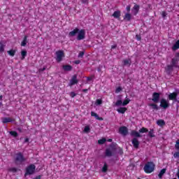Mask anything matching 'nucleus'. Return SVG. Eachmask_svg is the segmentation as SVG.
<instances>
[{
	"label": "nucleus",
	"mask_w": 179,
	"mask_h": 179,
	"mask_svg": "<svg viewBox=\"0 0 179 179\" xmlns=\"http://www.w3.org/2000/svg\"><path fill=\"white\" fill-rule=\"evenodd\" d=\"M76 35V40H78V41L85 40V38H86V31H85L83 29H79V28L76 27L73 31H71L69 33V37H75Z\"/></svg>",
	"instance_id": "nucleus-1"
},
{
	"label": "nucleus",
	"mask_w": 179,
	"mask_h": 179,
	"mask_svg": "<svg viewBox=\"0 0 179 179\" xmlns=\"http://www.w3.org/2000/svg\"><path fill=\"white\" fill-rule=\"evenodd\" d=\"M25 161L26 158L24 157V155H23V153L17 152L15 155L14 163L16 166H20V164L24 163Z\"/></svg>",
	"instance_id": "nucleus-2"
},
{
	"label": "nucleus",
	"mask_w": 179,
	"mask_h": 179,
	"mask_svg": "<svg viewBox=\"0 0 179 179\" xmlns=\"http://www.w3.org/2000/svg\"><path fill=\"white\" fill-rule=\"evenodd\" d=\"M155 167L156 165L153 162H148L145 164L143 170L146 174H150L155 171Z\"/></svg>",
	"instance_id": "nucleus-3"
},
{
	"label": "nucleus",
	"mask_w": 179,
	"mask_h": 179,
	"mask_svg": "<svg viewBox=\"0 0 179 179\" xmlns=\"http://www.w3.org/2000/svg\"><path fill=\"white\" fill-rule=\"evenodd\" d=\"M35 172L36 165H34V164H31L25 169L24 176L26 177L27 176H32V174H34Z\"/></svg>",
	"instance_id": "nucleus-4"
},
{
	"label": "nucleus",
	"mask_w": 179,
	"mask_h": 179,
	"mask_svg": "<svg viewBox=\"0 0 179 179\" xmlns=\"http://www.w3.org/2000/svg\"><path fill=\"white\" fill-rule=\"evenodd\" d=\"M179 52H176L175 57L171 59V65H173L175 68H179Z\"/></svg>",
	"instance_id": "nucleus-5"
},
{
	"label": "nucleus",
	"mask_w": 179,
	"mask_h": 179,
	"mask_svg": "<svg viewBox=\"0 0 179 179\" xmlns=\"http://www.w3.org/2000/svg\"><path fill=\"white\" fill-rule=\"evenodd\" d=\"M57 62H61L63 58H65L64 50H57L55 52Z\"/></svg>",
	"instance_id": "nucleus-6"
},
{
	"label": "nucleus",
	"mask_w": 179,
	"mask_h": 179,
	"mask_svg": "<svg viewBox=\"0 0 179 179\" xmlns=\"http://www.w3.org/2000/svg\"><path fill=\"white\" fill-rule=\"evenodd\" d=\"M159 106L162 108L166 110V108H169V107H170V103H169V101H167V100H166L165 99H162L160 100Z\"/></svg>",
	"instance_id": "nucleus-7"
},
{
	"label": "nucleus",
	"mask_w": 179,
	"mask_h": 179,
	"mask_svg": "<svg viewBox=\"0 0 179 179\" xmlns=\"http://www.w3.org/2000/svg\"><path fill=\"white\" fill-rule=\"evenodd\" d=\"M174 68L175 67L172 64L166 65L164 68L166 75H171V73H173V71H174Z\"/></svg>",
	"instance_id": "nucleus-8"
},
{
	"label": "nucleus",
	"mask_w": 179,
	"mask_h": 179,
	"mask_svg": "<svg viewBox=\"0 0 179 179\" xmlns=\"http://www.w3.org/2000/svg\"><path fill=\"white\" fill-rule=\"evenodd\" d=\"M119 133L124 136H127L128 135V128L125 126L120 127L119 128Z\"/></svg>",
	"instance_id": "nucleus-9"
},
{
	"label": "nucleus",
	"mask_w": 179,
	"mask_h": 179,
	"mask_svg": "<svg viewBox=\"0 0 179 179\" xmlns=\"http://www.w3.org/2000/svg\"><path fill=\"white\" fill-rule=\"evenodd\" d=\"M78 82H79V80H78V76L73 75L70 80L69 85L73 86L74 85L78 84Z\"/></svg>",
	"instance_id": "nucleus-10"
},
{
	"label": "nucleus",
	"mask_w": 179,
	"mask_h": 179,
	"mask_svg": "<svg viewBox=\"0 0 179 179\" xmlns=\"http://www.w3.org/2000/svg\"><path fill=\"white\" fill-rule=\"evenodd\" d=\"M152 101L154 103H159V100H160V93L159 92H154L152 94Z\"/></svg>",
	"instance_id": "nucleus-11"
},
{
	"label": "nucleus",
	"mask_w": 179,
	"mask_h": 179,
	"mask_svg": "<svg viewBox=\"0 0 179 179\" xmlns=\"http://www.w3.org/2000/svg\"><path fill=\"white\" fill-rule=\"evenodd\" d=\"M1 121L3 124H8V122H15V118L12 117H2Z\"/></svg>",
	"instance_id": "nucleus-12"
},
{
	"label": "nucleus",
	"mask_w": 179,
	"mask_h": 179,
	"mask_svg": "<svg viewBox=\"0 0 179 179\" xmlns=\"http://www.w3.org/2000/svg\"><path fill=\"white\" fill-rule=\"evenodd\" d=\"M177 96H178V94L177 92H173L169 94V95L168 96V99L169 100H174L176 101V100H177Z\"/></svg>",
	"instance_id": "nucleus-13"
},
{
	"label": "nucleus",
	"mask_w": 179,
	"mask_h": 179,
	"mask_svg": "<svg viewBox=\"0 0 179 179\" xmlns=\"http://www.w3.org/2000/svg\"><path fill=\"white\" fill-rule=\"evenodd\" d=\"M131 143L135 149H138V148H139V141H138V138H134Z\"/></svg>",
	"instance_id": "nucleus-14"
},
{
	"label": "nucleus",
	"mask_w": 179,
	"mask_h": 179,
	"mask_svg": "<svg viewBox=\"0 0 179 179\" xmlns=\"http://www.w3.org/2000/svg\"><path fill=\"white\" fill-rule=\"evenodd\" d=\"M132 19V15L131 13H127L124 16V20H126L127 22H131Z\"/></svg>",
	"instance_id": "nucleus-15"
},
{
	"label": "nucleus",
	"mask_w": 179,
	"mask_h": 179,
	"mask_svg": "<svg viewBox=\"0 0 179 179\" xmlns=\"http://www.w3.org/2000/svg\"><path fill=\"white\" fill-rule=\"evenodd\" d=\"M131 136H136V138H142V135H141V134H139V132H138L135 130L131 131Z\"/></svg>",
	"instance_id": "nucleus-16"
},
{
	"label": "nucleus",
	"mask_w": 179,
	"mask_h": 179,
	"mask_svg": "<svg viewBox=\"0 0 179 179\" xmlns=\"http://www.w3.org/2000/svg\"><path fill=\"white\" fill-rule=\"evenodd\" d=\"M62 69L66 71V72H69L71 71H72V66L69 65V64H66V65H63L62 66Z\"/></svg>",
	"instance_id": "nucleus-17"
},
{
	"label": "nucleus",
	"mask_w": 179,
	"mask_h": 179,
	"mask_svg": "<svg viewBox=\"0 0 179 179\" xmlns=\"http://www.w3.org/2000/svg\"><path fill=\"white\" fill-rule=\"evenodd\" d=\"M105 156L106 157H111L113 156V151L110 148H106L105 151Z\"/></svg>",
	"instance_id": "nucleus-18"
},
{
	"label": "nucleus",
	"mask_w": 179,
	"mask_h": 179,
	"mask_svg": "<svg viewBox=\"0 0 179 179\" xmlns=\"http://www.w3.org/2000/svg\"><path fill=\"white\" fill-rule=\"evenodd\" d=\"M91 116L94 117L96 120H98L99 121H103V117H99V115H97V113L93 111L91 112Z\"/></svg>",
	"instance_id": "nucleus-19"
},
{
	"label": "nucleus",
	"mask_w": 179,
	"mask_h": 179,
	"mask_svg": "<svg viewBox=\"0 0 179 179\" xmlns=\"http://www.w3.org/2000/svg\"><path fill=\"white\" fill-rule=\"evenodd\" d=\"M127 110H128V108H127L125 107H120L117 109V111L120 114H125V112L127 111Z\"/></svg>",
	"instance_id": "nucleus-20"
},
{
	"label": "nucleus",
	"mask_w": 179,
	"mask_h": 179,
	"mask_svg": "<svg viewBox=\"0 0 179 179\" xmlns=\"http://www.w3.org/2000/svg\"><path fill=\"white\" fill-rule=\"evenodd\" d=\"M133 10H134V16H136L138 15V13L139 12V5L135 4L134 6L133 7Z\"/></svg>",
	"instance_id": "nucleus-21"
},
{
	"label": "nucleus",
	"mask_w": 179,
	"mask_h": 179,
	"mask_svg": "<svg viewBox=\"0 0 179 179\" xmlns=\"http://www.w3.org/2000/svg\"><path fill=\"white\" fill-rule=\"evenodd\" d=\"M113 16L115 19H120V17H121V11L120 10L115 11L113 14Z\"/></svg>",
	"instance_id": "nucleus-22"
},
{
	"label": "nucleus",
	"mask_w": 179,
	"mask_h": 179,
	"mask_svg": "<svg viewBox=\"0 0 179 179\" xmlns=\"http://www.w3.org/2000/svg\"><path fill=\"white\" fill-rule=\"evenodd\" d=\"M157 124L159 127H164V125H166V122L164 121V120L160 119V120H158L157 121Z\"/></svg>",
	"instance_id": "nucleus-23"
},
{
	"label": "nucleus",
	"mask_w": 179,
	"mask_h": 179,
	"mask_svg": "<svg viewBox=\"0 0 179 179\" xmlns=\"http://www.w3.org/2000/svg\"><path fill=\"white\" fill-rule=\"evenodd\" d=\"M26 45H27V36H24L21 42V47H26Z\"/></svg>",
	"instance_id": "nucleus-24"
},
{
	"label": "nucleus",
	"mask_w": 179,
	"mask_h": 179,
	"mask_svg": "<svg viewBox=\"0 0 179 179\" xmlns=\"http://www.w3.org/2000/svg\"><path fill=\"white\" fill-rule=\"evenodd\" d=\"M131 59H124L123 60V65H124V66H131Z\"/></svg>",
	"instance_id": "nucleus-25"
},
{
	"label": "nucleus",
	"mask_w": 179,
	"mask_h": 179,
	"mask_svg": "<svg viewBox=\"0 0 179 179\" xmlns=\"http://www.w3.org/2000/svg\"><path fill=\"white\" fill-rule=\"evenodd\" d=\"M179 48V39L175 43V44L172 47L173 51H176Z\"/></svg>",
	"instance_id": "nucleus-26"
},
{
	"label": "nucleus",
	"mask_w": 179,
	"mask_h": 179,
	"mask_svg": "<svg viewBox=\"0 0 179 179\" xmlns=\"http://www.w3.org/2000/svg\"><path fill=\"white\" fill-rule=\"evenodd\" d=\"M148 136L150 138H155V136H156L155 135V129H150V131H148Z\"/></svg>",
	"instance_id": "nucleus-27"
},
{
	"label": "nucleus",
	"mask_w": 179,
	"mask_h": 179,
	"mask_svg": "<svg viewBox=\"0 0 179 179\" xmlns=\"http://www.w3.org/2000/svg\"><path fill=\"white\" fill-rule=\"evenodd\" d=\"M138 132L140 134H146L149 132V129H148V128L146 127H142L141 129H139Z\"/></svg>",
	"instance_id": "nucleus-28"
},
{
	"label": "nucleus",
	"mask_w": 179,
	"mask_h": 179,
	"mask_svg": "<svg viewBox=\"0 0 179 179\" xmlns=\"http://www.w3.org/2000/svg\"><path fill=\"white\" fill-rule=\"evenodd\" d=\"M7 53L8 54V55H10V57H15V54H16V50L11 49L8 51H7Z\"/></svg>",
	"instance_id": "nucleus-29"
},
{
	"label": "nucleus",
	"mask_w": 179,
	"mask_h": 179,
	"mask_svg": "<svg viewBox=\"0 0 179 179\" xmlns=\"http://www.w3.org/2000/svg\"><path fill=\"white\" fill-rule=\"evenodd\" d=\"M21 59L23 61L26 57H27V51L26 50H22L21 51Z\"/></svg>",
	"instance_id": "nucleus-30"
},
{
	"label": "nucleus",
	"mask_w": 179,
	"mask_h": 179,
	"mask_svg": "<svg viewBox=\"0 0 179 179\" xmlns=\"http://www.w3.org/2000/svg\"><path fill=\"white\" fill-rule=\"evenodd\" d=\"M166 173V169H163L160 171L159 173L158 174L159 178H162L163 176Z\"/></svg>",
	"instance_id": "nucleus-31"
},
{
	"label": "nucleus",
	"mask_w": 179,
	"mask_h": 179,
	"mask_svg": "<svg viewBox=\"0 0 179 179\" xmlns=\"http://www.w3.org/2000/svg\"><path fill=\"white\" fill-rule=\"evenodd\" d=\"M149 107H152V110H159V106L156 103H149Z\"/></svg>",
	"instance_id": "nucleus-32"
},
{
	"label": "nucleus",
	"mask_w": 179,
	"mask_h": 179,
	"mask_svg": "<svg viewBox=\"0 0 179 179\" xmlns=\"http://www.w3.org/2000/svg\"><path fill=\"white\" fill-rule=\"evenodd\" d=\"M107 170H108V165H107V163H105L102 167V173H107Z\"/></svg>",
	"instance_id": "nucleus-33"
},
{
	"label": "nucleus",
	"mask_w": 179,
	"mask_h": 179,
	"mask_svg": "<svg viewBox=\"0 0 179 179\" xmlns=\"http://www.w3.org/2000/svg\"><path fill=\"white\" fill-rule=\"evenodd\" d=\"M10 135H11V136H14V138H17V132L15 131H10Z\"/></svg>",
	"instance_id": "nucleus-34"
},
{
	"label": "nucleus",
	"mask_w": 179,
	"mask_h": 179,
	"mask_svg": "<svg viewBox=\"0 0 179 179\" xmlns=\"http://www.w3.org/2000/svg\"><path fill=\"white\" fill-rule=\"evenodd\" d=\"M106 138H101L98 141L99 145H104L106 143Z\"/></svg>",
	"instance_id": "nucleus-35"
},
{
	"label": "nucleus",
	"mask_w": 179,
	"mask_h": 179,
	"mask_svg": "<svg viewBox=\"0 0 179 179\" xmlns=\"http://www.w3.org/2000/svg\"><path fill=\"white\" fill-rule=\"evenodd\" d=\"M131 101V99H126L122 103V106H127V104H129V102Z\"/></svg>",
	"instance_id": "nucleus-36"
},
{
	"label": "nucleus",
	"mask_w": 179,
	"mask_h": 179,
	"mask_svg": "<svg viewBox=\"0 0 179 179\" xmlns=\"http://www.w3.org/2000/svg\"><path fill=\"white\" fill-rule=\"evenodd\" d=\"M8 171H10V173H17V168H10L8 169Z\"/></svg>",
	"instance_id": "nucleus-37"
},
{
	"label": "nucleus",
	"mask_w": 179,
	"mask_h": 179,
	"mask_svg": "<svg viewBox=\"0 0 179 179\" xmlns=\"http://www.w3.org/2000/svg\"><path fill=\"white\" fill-rule=\"evenodd\" d=\"M123 104V102L122 100H117L115 103V106H117V107L120 106H122Z\"/></svg>",
	"instance_id": "nucleus-38"
},
{
	"label": "nucleus",
	"mask_w": 179,
	"mask_h": 179,
	"mask_svg": "<svg viewBox=\"0 0 179 179\" xmlns=\"http://www.w3.org/2000/svg\"><path fill=\"white\" fill-rule=\"evenodd\" d=\"M175 149L179 150V138L176 141L175 144Z\"/></svg>",
	"instance_id": "nucleus-39"
},
{
	"label": "nucleus",
	"mask_w": 179,
	"mask_h": 179,
	"mask_svg": "<svg viewBox=\"0 0 179 179\" xmlns=\"http://www.w3.org/2000/svg\"><path fill=\"white\" fill-rule=\"evenodd\" d=\"M5 51V45L1 43L0 45V52H3Z\"/></svg>",
	"instance_id": "nucleus-40"
},
{
	"label": "nucleus",
	"mask_w": 179,
	"mask_h": 179,
	"mask_svg": "<svg viewBox=\"0 0 179 179\" xmlns=\"http://www.w3.org/2000/svg\"><path fill=\"white\" fill-rule=\"evenodd\" d=\"M96 104H97V106H100V105L103 104V100H101V99H96Z\"/></svg>",
	"instance_id": "nucleus-41"
},
{
	"label": "nucleus",
	"mask_w": 179,
	"mask_h": 179,
	"mask_svg": "<svg viewBox=\"0 0 179 179\" xmlns=\"http://www.w3.org/2000/svg\"><path fill=\"white\" fill-rule=\"evenodd\" d=\"M84 132H90V127L89 126H85L84 128Z\"/></svg>",
	"instance_id": "nucleus-42"
},
{
	"label": "nucleus",
	"mask_w": 179,
	"mask_h": 179,
	"mask_svg": "<svg viewBox=\"0 0 179 179\" xmlns=\"http://www.w3.org/2000/svg\"><path fill=\"white\" fill-rule=\"evenodd\" d=\"M162 16L163 19H166V17L167 16V13H166V11H162Z\"/></svg>",
	"instance_id": "nucleus-43"
},
{
	"label": "nucleus",
	"mask_w": 179,
	"mask_h": 179,
	"mask_svg": "<svg viewBox=\"0 0 179 179\" xmlns=\"http://www.w3.org/2000/svg\"><path fill=\"white\" fill-rule=\"evenodd\" d=\"M173 157H175V159H179V152H176L173 154Z\"/></svg>",
	"instance_id": "nucleus-44"
},
{
	"label": "nucleus",
	"mask_w": 179,
	"mask_h": 179,
	"mask_svg": "<svg viewBox=\"0 0 179 179\" xmlns=\"http://www.w3.org/2000/svg\"><path fill=\"white\" fill-rule=\"evenodd\" d=\"M136 38L138 40V41H141V40H142V37H141V35L139 34L136 35Z\"/></svg>",
	"instance_id": "nucleus-45"
},
{
	"label": "nucleus",
	"mask_w": 179,
	"mask_h": 179,
	"mask_svg": "<svg viewBox=\"0 0 179 179\" xmlns=\"http://www.w3.org/2000/svg\"><path fill=\"white\" fill-rule=\"evenodd\" d=\"M83 55H85V52H80L78 54L79 58H83Z\"/></svg>",
	"instance_id": "nucleus-46"
},
{
	"label": "nucleus",
	"mask_w": 179,
	"mask_h": 179,
	"mask_svg": "<svg viewBox=\"0 0 179 179\" xmlns=\"http://www.w3.org/2000/svg\"><path fill=\"white\" fill-rule=\"evenodd\" d=\"M76 93H75V92H70V96L72 97L73 99V97H76Z\"/></svg>",
	"instance_id": "nucleus-47"
},
{
	"label": "nucleus",
	"mask_w": 179,
	"mask_h": 179,
	"mask_svg": "<svg viewBox=\"0 0 179 179\" xmlns=\"http://www.w3.org/2000/svg\"><path fill=\"white\" fill-rule=\"evenodd\" d=\"M126 10H127L128 13H129V12H131V6L129 5L126 7Z\"/></svg>",
	"instance_id": "nucleus-48"
},
{
	"label": "nucleus",
	"mask_w": 179,
	"mask_h": 179,
	"mask_svg": "<svg viewBox=\"0 0 179 179\" xmlns=\"http://www.w3.org/2000/svg\"><path fill=\"white\" fill-rule=\"evenodd\" d=\"M45 69H47V67L44 66L42 69H39L38 72H44V71H45Z\"/></svg>",
	"instance_id": "nucleus-49"
},
{
	"label": "nucleus",
	"mask_w": 179,
	"mask_h": 179,
	"mask_svg": "<svg viewBox=\"0 0 179 179\" xmlns=\"http://www.w3.org/2000/svg\"><path fill=\"white\" fill-rule=\"evenodd\" d=\"M121 90H122V89L120 87H117V88L116 89V92H121Z\"/></svg>",
	"instance_id": "nucleus-50"
},
{
	"label": "nucleus",
	"mask_w": 179,
	"mask_h": 179,
	"mask_svg": "<svg viewBox=\"0 0 179 179\" xmlns=\"http://www.w3.org/2000/svg\"><path fill=\"white\" fill-rule=\"evenodd\" d=\"M115 48H117V45H113L111 46V50H114Z\"/></svg>",
	"instance_id": "nucleus-51"
},
{
	"label": "nucleus",
	"mask_w": 179,
	"mask_h": 179,
	"mask_svg": "<svg viewBox=\"0 0 179 179\" xmlns=\"http://www.w3.org/2000/svg\"><path fill=\"white\" fill-rule=\"evenodd\" d=\"M88 90H87V89H83V90H82V92H83V93H87Z\"/></svg>",
	"instance_id": "nucleus-52"
},
{
	"label": "nucleus",
	"mask_w": 179,
	"mask_h": 179,
	"mask_svg": "<svg viewBox=\"0 0 179 179\" xmlns=\"http://www.w3.org/2000/svg\"><path fill=\"white\" fill-rule=\"evenodd\" d=\"M97 71H98V72H101V66H99L97 68Z\"/></svg>",
	"instance_id": "nucleus-53"
},
{
	"label": "nucleus",
	"mask_w": 179,
	"mask_h": 179,
	"mask_svg": "<svg viewBox=\"0 0 179 179\" xmlns=\"http://www.w3.org/2000/svg\"><path fill=\"white\" fill-rule=\"evenodd\" d=\"M34 179H41V176H38L36 177H35Z\"/></svg>",
	"instance_id": "nucleus-54"
},
{
	"label": "nucleus",
	"mask_w": 179,
	"mask_h": 179,
	"mask_svg": "<svg viewBox=\"0 0 179 179\" xmlns=\"http://www.w3.org/2000/svg\"><path fill=\"white\" fill-rule=\"evenodd\" d=\"M27 142H29V138L24 139V143H27Z\"/></svg>",
	"instance_id": "nucleus-55"
},
{
	"label": "nucleus",
	"mask_w": 179,
	"mask_h": 179,
	"mask_svg": "<svg viewBox=\"0 0 179 179\" xmlns=\"http://www.w3.org/2000/svg\"><path fill=\"white\" fill-rule=\"evenodd\" d=\"M75 64H80V61L77 60V61L75 62Z\"/></svg>",
	"instance_id": "nucleus-56"
},
{
	"label": "nucleus",
	"mask_w": 179,
	"mask_h": 179,
	"mask_svg": "<svg viewBox=\"0 0 179 179\" xmlns=\"http://www.w3.org/2000/svg\"><path fill=\"white\" fill-rule=\"evenodd\" d=\"M87 80H89V81L92 80V77H88Z\"/></svg>",
	"instance_id": "nucleus-57"
},
{
	"label": "nucleus",
	"mask_w": 179,
	"mask_h": 179,
	"mask_svg": "<svg viewBox=\"0 0 179 179\" xmlns=\"http://www.w3.org/2000/svg\"><path fill=\"white\" fill-rule=\"evenodd\" d=\"M108 142H113V139L109 138V139L108 140Z\"/></svg>",
	"instance_id": "nucleus-58"
},
{
	"label": "nucleus",
	"mask_w": 179,
	"mask_h": 179,
	"mask_svg": "<svg viewBox=\"0 0 179 179\" xmlns=\"http://www.w3.org/2000/svg\"><path fill=\"white\" fill-rule=\"evenodd\" d=\"M2 99H3V96L0 95V100H2Z\"/></svg>",
	"instance_id": "nucleus-59"
},
{
	"label": "nucleus",
	"mask_w": 179,
	"mask_h": 179,
	"mask_svg": "<svg viewBox=\"0 0 179 179\" xmlns=\"http://www.w3.org/2000/svg\"><path fill=\"white\" fill-rule=\"evenodd\" d=\"M1 106H2V102H0V108H1Z\"/></svg>",
	"instance_id": "nucleus-60"
},
{
	"label": "nucleus",
	"mask_w": 179,
	"mask_h": 179,
	"mask_svg": "<svg viewBox=\"0 0 179 179\" xmlns=\"http://www.w3.org/2000/svg\"><path fill=\"white\" fill-rule=\"evenodd\" d=\"M172 179H177V178H172Z\"/></svg>",
	"instance_id": "nucleus-61"
}]
</instances>
